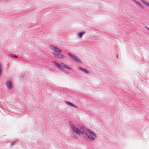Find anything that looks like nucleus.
<instances>
[{"label":"nucleus","mask_w":149,"mask_h":149,"mask_svg":"<svg viewBox=\"0 0 149 149\" xmlns=\"http://www.w3.org/2000/svg\"><path fill=\"white\" fill-rule=\"evenodd\" d=\"M72 129L73 132L77 135H82L84 134V130L83 129H79L74 127H73Z\"/></svg>","instance_id":"nucleus-1"},{"label":"nucleus","mask_w":149,"mask_h":149,"mask_svg":"<svg viewBox=\"0 0 149 149\" xmlns=\"http://www.w3.org/2000/svg\"><path fill=\"white\" fill-rule=\"evenodd\" d=\"M86 135L91 139L93 140H95V135L94 132L90 130H88L87 133H85Z\"/></svg>","instance_id":"nucleus-2"},{"label":"nucleus","mask_w":149,"mask_h":149,"mask_svg":"<svg viewBox=\"0 0 149 149\" xmlns=\"http://www.w3.org/2000/svg\"><path fill=\"white\" fill-rule=\"evenodd\" d=\"M53 54L54 55V56L58 58H60V59H63L66 56L62 55L61 54H56L55 53H53Z\"/></svg>","instance_id":"nucleus-3"},{"label":"nucleus","mask_w":149,"mask_h":149,"mask_svg":"<svg viewBox=\"0 0 149 149\" xmlns=\"http://www.w3.org/2000/svg\"><path fill=\"white\" fill-rule=\"evenodd\" d=\"M68 55L70 56L71 58H72L76 62L79 61V59L76 56H74L72 54L70 53H68Z\"/></svg>","instance_id":"nucleus-4"},{"label":"nucleus","mask_w":149,"mask_h":149,"mask_svg":"<svg viewBox=\"0 0 149 149\" xmlns=\"http://www.w3.org/2000/svg\"><path fill=\"white\" fill-rule=\"evenodd\" d=\"M60 67V68L63 67L65 68H66L68 69H70V67H69L68 66H67V65H65V64H64L63 63H61V67Z\"/></svg>","instance_id":"nucleus-5"},{"label":"nucleus","mask_w":149,"mask_h":149,"mask_svg":"<svg viewBox=\"0 0 149 149\" xmlns=\"http://www.w3.org/2000/svg\"><path fill=\"white\" fill-rule=\"evenodd\" d=\"M66 103L68 105L72 107H74L75 108H76L77 106L73 104L72 103L69 102H66Z\"/></svg>","instance_id":"nucleus-6"},{"label":"nucleus","mask_w":149,"mask_h":149,"mask_svg":"<svg viewBox=\"0 0 149 149\" xmlns=\"http://www.w3.org/2000/svg\"><path fill=\"white\" fill-rule=\"evenodd\" d=\"M52 49L56 52H61V51L60 49H58L56 47H52Z\"/></svg>","instance_id":"nucleus-7"},{"label":"nucleus","mask_w":149,"mask_h":149,"mask_svg":"<svg viewBox=\"0 0 149 149\" xmlns=\"http://www.w3.org/2000/svg\"><path fill=\"white\" fill-rule=\"evenodd\" d=\"M7 85L8 87L9 88H11L12 87V83L10 81H8L7 84Z\"/></svg>","instance_id":"nucleus-8"},{"label":"nucleus","mask_w":149,"mask_h":149,"mask_svg":"<svg viewBox=\"0 0 149 149\" xmlns=\"http://www.w3.org/2000/svg\"><path fill=\"white\" fill-rule=\"evenodd\" d=\"M84 34H85V33L81 32V33H79L78 34V36H79L80 38H81L82 37L83 35H84Z\"/></svg>","instance_id":"nucleus-9"},{"label":"nucleus","mask_w":149,"mask_h":149,"mask_svg":"<svg viewBox=\"0 0 149 149\" xmlns=\"http://www.w3.org/2000/svg\"><path fill=\"white\" fill-rule=\"evenodd\" d=\"M143 3H144L146 6L149 7V3L146 2L145 1L142 0Z\"/></svg>","instance_id":"nucleus-10"},{"label":"nucleus","mask_w":149,"mask_h":149,"mask_svg":"<svg viewBox=\"0 0 149 149\" xmlns=\"http://www.w3.org/2000/svg\"><path fill=\"white\" fill-rule=\"evenodd\" d=\"M54 63L59 67H61V63H58L57 61H55Z\"/></svg>","instance_id":"nucleus-11"},{"label":"nucleus","mask_w":149,"mask_h":149,"mask_svg":"<svg viewBox=\"0 0 149 149\" xmlns=\"http://www.w3.org/2000/svg\"><path fill=\"white\" fill-rule=\"evenodd\" d=\"M54 63L59 67H61V63H58L57 61H55Z\"/></svg>","instance_id":"nucleus-12"},{"label":"nucleus","mask_w":149,"mask_h":149,"mask_svg":"<svg viewBox=\"0 0 149 149\" xmlns=\"http://www.w3.org/2000/svg\"><path fill=\"white\" fill-rule=\"evenodd\" d=\"M81 69V70L82 71L84 72L85 73H88L87 71L86 70H84V69Z\"/></svg>","instance_id":"nucleus-13"},{"label":"nucleus","mask_w":149,"mask_h":149,"mask_svg":"<svg viewBox=\"0 0 149 149\" xmlns=\"http://www.w3.org/2000/svg\"><path fill=\"white\" fill-rule=\"evenodd\" d=\"M12 57H15V58H18V57L17 56H16V55H12Z\"/></svg>","instance_id":"nucleus-14"},{"label":"nucleus","mask_w":149,"mask_h":149,"mask_svg":"<svg viewBox=\"0 0 149 149\" xmlns=\"http://www.w3.org/2000/svg\"><path fill=\"white\" fill-rule=\"evenodd\" d=\"M138 6H141V5L140 3H138Z\"/></svg>","instance_id":"nucleus-15"},{"label":"nucleus","mask_w":149,"mask_h":149,"mask_svg":"<svg viewBox=\"0 0 149 149\" xmlns=\"http://www.w3.org/2000/svg\"><path fill=\"white\" fill-rule=\"evenodd\" d=\"M1 64H0V72H1Z\"/></svg>","instance_id":"nucleus-16"}]
</instances>
